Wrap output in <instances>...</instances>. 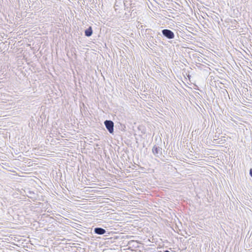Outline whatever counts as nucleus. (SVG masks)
I'll use <instances>...</instances> for the list:
<instances>
[{"mask_svg": "<svg viewBox=\"0 0 252 252\" xmlns=\"http://www.w3.org/2000/svg\"><path fill=\"white\" fill-rule=\"evenodd\" d=\"M161 32L163 35L168 39H172L175 37L174 33L170 30L164 29Z\"/></svg>", "mask_w": 252, "mask_h": 252, "instance_id": "1", "label": "nucleus"}, {"mask_svg": "<svg viewBox=\"0 0 252 252\" xmlns=\"http://www.w3.org/2000/svg\"><path fill=\"white\" fill-rule=\"evenodd\" d=\"M104 124L109 133H113L114 132V123L111 120H105Z\"/></svg>", "mask_w": 252, "mask_h": 252, "instance_id": "2", "label": "nucleus"}, {"mask_svg": "<svg viewBox=\"0 0 252 252\" xmlns=\"http://www.w3.org/2000/svg\"><path fill=\"white\" fill-rule=\"evenodd\" d=\"M152 152L156 157L160 158L162 155V149L159 147L154 146L152 148Z\"/></svg>", "mask_w": 252, "mask_h": 252, "instance_id": "3", "label": "nucleus"}, {"mask_svg": "<svg viewBox=\"0 0 252 252\" xmlns=\"http://www.w3.org/2000/svg\"><path fill=\"white\" fill-rule=\"evenodd\" d=\"M93 34V30L91 27H90L85 31V35L87 37L91 36Z\"/></svg>", "mask_w": 252, "mask_h": 252, "instance_id": "4", "label": "nucleus"}, {"mask_svg": "<svg viewBox=\"0 0 252 252\" xmlns=\"http://www.w3.org/2000/svg\"><path fill=\"white\" fill-rule=\"evenodd\" d=\"M94 232L98 234H103L105 233V230L101 228H95Z\"/></svg>", "mask_w": 252, "mask_h": 252, "instance_id": "5", "label": "nucleus"}, {"mask_svg": "<svg viewBox=\"0 0 252 252\" xmlns=\"http://www.w3.org/2000/svg\"><path fill=\"white\" fill-rule=\"evenodd\" d=\"M203 169L204 170H201V172H205V173H208V170H207V169H205V168H203Z\"/></svg>", "mask_w": 252, "mask_h": 252, "instance_id": "6", "label": "nucleus"}, {"mask_svg": "<svg viewBox=\"0 0 252 252\" xmlns=\"http://www.w3.org/2000/svg\"><path fill=\"white\" fill-rule=\"evenodd\" d=\"M249 173H252V169H250Z\"/></svg>", "mask_w": 252, "mask_h": 252, "instance_id": "7", "label": "nucleus"}, {"mask_svg": "<svg viewBox=\"0 0 252 252\" xmlns=\"http://www.w3.org/2000/svg\"><path fill=\"white\" fill-rule=\"evenodd\" d=\"M164 252H169V251H165Z\"/></svg>", "mask_w": 252, "mask_h": 252, "instance_id": "8", "label": "nucleus"}, {"mask_svg": "<svg viewBox=\"0 0 252 252\" xmlns=\"http://www.w3.org/2000/svg\"><path fill=\"white\" fill-rule=\"evenodd\" d=\"M23 173L27 174V173H27V172H24Z\"/></svg>", "mask_w": 252, "mask_h": 252, "instance_id": "9", "label": "nucleus"}, {"mask_svg": "<svg viewBox=\"0 0 252 252\" xmlns=\"http://www.w3.org/2000/svg\"><path fill=\"white\" fill-rule=\"evenodd\" d=\"M251 176L252 177V174H251Z\"/></svg>", "mask_w": 252, "mask_h": 252, "instance_id": "10", "label": "nucleus"}]
</instances>
